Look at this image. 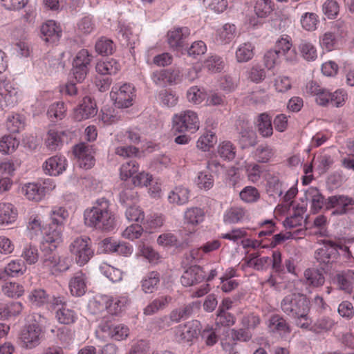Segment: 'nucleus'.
I'll return each mask as SVG.
<instances>
[{"mask_svg": "<svg viewBox=\"0 0 354 354\" xmlns=\"http://www.w3.org/2000/svg\"><path fill=\"white\" fill-rule=\"evenodd\" d=\"M236 28L234 24L227 23L217 30L216 40L222 44H229L234 38Z\"/></svg>", "mask_w": 354, "mask_h": 354, "instance_id": "27", "label": "nucleus"}, {"mask_svg": "<svg viewBox=\"0 0 354 354\" xmlns=\"http://www.w3.org/2000/svg\"><path fill=\"white\" fill-rule=\"evenodd\" d=\"M247 177L253 183H257L263 173L262 167L257 163H247L245 166Z\"/></svg>", "mask_w": 354, "mask_h": 354, "instance_id": "54", "label": "nucleus"}, {"mask_svg": "<svg viewBox=\"0 0 354 354\" xmlns=\"http://www.w3.org/2000/svg\"><path fill=\"white\" fill-rule=\"evenodd\" d=\"M102 332L108 333L109 336L117 341L125 339L129 335V329L123 324L113 325L109 322L100 324Z\"/></svg>", "mask_w": 354, "mask_h": 354, "instance_id": "14", "label": "nucleus"}, {"mask_svg": "<svg viewBox=\"0 0 354 354\" xmlns=\"http://www.w3.org/2000/svg\"><path fill=\"white\" fill-rule=\"evenodd\" d=\"M180 338L185 342H192L198 335V322H189L183 326H179Z\"/></svg>", "mask_w": 354, "mask_h": 354, "instance_id": "29", "label": "nucleus"}, {"mask_svg": "<svg viewBox=\"0 0 354 354\" xmlns=\"http://www.w3.org/2000/svg\"><path fill=\"white\" fill-rule=\"evenodd\" d=\"M68 216V212L64 208L55 207L50 213V223L64 227V222Z\"/></svg>", "mask_w": 354, "mask_h": 354, "instance_id": "57", "label": "nucleus"}, {"mask_svg": "<svg viewBox=\"0 0 354 354\" xmlns=\"http://www.w3.org/2000/svg\"><path fill=\"white\" fill-rule=\"evenodd\" d=\"M303 214V208L297 209L292 216L287 217L283 221V225L285 227L292 229L301 225L304 219Z\"/></svg>", "mask_w": 354, "mask_h": 354, "instance_id": "58", "label": "nucleus"}, {"mask_svg": "<svg viewBox=\"0 0 354 354\" xmlns=\"http://www.w3.org/2000/svg\"><path fill=\"white\" fill-rule=\"evenodd\" d=\"M203 270L198 266H190L183 274L180 282L185 287L192 286L204 279Z\"/></svg>", "mask_w": 354, "mask_h": 354, "instance_id": "19", "label": "nucleus"}, {"mask_svg": "<svg viewBox=\"0 0 354 354\" xmlns=\"http://www.w3.org/2000/svg\"><path fill=\"white\" fill-rule=\"evenodd\" d=\"M111 96L115 106L118 109L127 108L132 105L135 97L134 88L129 84H124L119 88H113Z\"/></svg>", "mask_w": 354, "mask_h": 354, "instance_id": "8", "label": "nucleus"}, {"mask_svg": "<svg viewBox=\"0 0 354 354\" xmlns=\"http://www.w3.org/2000/svg\"><path fill=\"white\" fill-rule=\"evenodd\" d=\"M235 317L227 310L218 309L215 318L217 327H230L235 323Z\"/></svg>", "mask_w": 354, "mask_h": 354, "instance_id": "41", "label": "nucleus"}, {"mask_svg": "<svg viewBox=\"0 0 354 354\" xmlns=\"http://www.w3.org/2000/svg\"><path fill=\"white\" fill-rule=\"evenodd\" d=\"M241 199L248 203L257 202L260 198L258 189L252 186H247L239 193Z\"/></svg>", "mask_w": 354, "mask_h": 354, "instance_id": "50", "label": "nucleus"}, {"mask_svg": "<svg viewBox=\"0 0 354 354\" xmlns=\"http://www.w3.org/2000/svg\"><path fill=\"white\" fill-rule=\"evenodd\" d=\"M339 257V253L337 252L336 243L331 240H324L323 246L315 252V258L322 269L335 262Z\"/></svg>", "mask_w": 354, "mask_h": 354, "instance_id": "7", "label": "nucleus"}, {"mask_svg": "<svg viewBox=\"0 0 354 354\" xmlns=\"http://www.w3.org/2000/svg\"><path fill=\"white\" fill-rule=\"evenodd\" d=\"M129 299L126 295L111 297L106 301V308L112 315H118L129 304Z\"/></svg>", "mask_w": 354, "mask_h": 354, "instance_id": "25", "label": "nucleus"}, {"mask_svg": "<svg viewBox=\"0 0 354 354\" xmlns=\"http://www.w3.org/2000/svg\"><path fill=\"white\" fill-rule=\"evenodd\" d=\"M190 30L187 27L176 28L167 32V42L170 48L176 50H180L184 47Z\"/></svg>", "mask_w": 354, "mask_h": 354, "instance_id": "11", "label": "nucleus"}, {"mask_svg": "<svg viewBox=\"0 0 354 354\" xmlns=\"http://www.w3.org/2000/svg\"><path fill=\"white\" fill-rule=\"evenodd\" d=\"M205 212L200 207H193L187 209L184 214L185 223L196 226L204 221Z\"/></svg>", "mask_w": 354, "mask_h": 354, "instance_id": "28", "label": "nucleus"}, {"mask_svg": "<svg viewBox=\"0 0 354 354\" xmlns=\"http://www.w3.org/2000/svg\"><path fill=\"white\" fill-rule=\"evenodd\" d=\"M160 274L152 271L149 272L142 281V288L145 293H152L158 288L160 283Z\"/></svg>", "mask_w": 354, "mask_h": 354, "instance_id": "36", "label": "nucleus"}, {"mask_svg": "<svg viewBox=\"0 0 354 354\" xmlns=\"http://www.w3.org/2000/svg\"><path fill=\"white\" fill-rule=\"evenodd\" d=\"M281 308L289 317L306 319L310 310V302L304 295L294 293L283 299Z\"/></svg>", "mask_w": 354, "mask_h": 354, "instance_id": "2", "label": "nucleus"}, {"mask_svg": "<svg viewBox=\"0 0 354 354\" xmlns=\"http://www.w3.org/2000/svg\"><path fill=\"white\" fill-rule=\"evenodd\" d=\"M254 56V46L250 42L240 45L236 51V58L239 62H246Z\"/></svg>", "mask_w": 354, "mask_h": 354, "instance_id": "42", "label": "nucleus"}, {"mask_svg": "<svg viewBox=\"0 0 354 354\" xmlns=\"http://www.w3.org/2000/svg\"><path fill=\"white\" fill-rule=\"evenodd\" d=\"M41 33L46 42L55 43L59 40L62 30L55 21L50 20L41 26Z\"/></svg>", "mask_w": 354, "mask_h": 354, "instance_id": "22", "label": "nucleus"}, {"mask_svg": "<svg viewBox=\"0 0 354 354\" xmlns=\"http://www.w3.org/2000/svg\"><path fill=\"white\" fill-rule=\"evenodd\" d=\"M348 98L347 93L343 89H337L334 93H330L329 104L333 106H342Z\"/></svg>", "mask_w": 354, "mask_h": 354, "instance_id": "64", "label": "nucleus"}, {"mask_svg": "<svg viewBox=\"0 0 354 354\" xmlns=\"http://www.w3.org/2000/svg\"><path fill=\"white\" fill-rule=\"evenodd\" d=\"M65 139H67L66 131L51 129L46 133L44 145L48 150L56 151L62 147Z\"/></svg>", "mask_w": 354, "mask_h": 354, "instance_id": "13", "label": "nucleus"}, {"mask_svg": "<svg viewBox=\"0 0 354 354\" xmlns=\"http://www.w3.org/2000/svg\"><path fill=\"white\" fill-rule=\"evenodd\" d=\"M268 327L272 333H277L282 337L289 335L291 333L289 323L283 316L277 314L270 317Z\"/></svg>", "mask_w": 354, "mask_h": 354, "instance_id": "17", "label": "nucleus"}, {"mask_svg": "<svg viewBox=\"0 0 354 354\" xmlns=\"http://www.w3.org/2000/svg\"><path fill=\"white\" fill-rule=\"evenodd\" d=\"M139 152L138 147L131 145L119 146L115 149V153L123 158L137 157Z\"/></svg>", "mask_w": 354, "mask_h": 354, "instance_id": "62", "label": "nucleus"}, {"mask_svg": "<svg viewBox=\"0 0 354 354\" xmlns=\"http://www.w3.org/2000/svg\"><path fill=\"white\" fill-rule=\"evenodd\" d=\"M292 44L288 37L279 39L275 44L274 49L281 56H285L287 61H293L296 58L294 50L291 49Z\"/></svg>", "mask_w": 354, "mask_h": 354, "instance_id": "26", "label": "nucleus"}, {"mask_svg": "<svg viewBox=\"0 0 354 354\" xmlns=\"http://www.w3.org/2000/svg\"><path fill=\"white\" fill-rule=\"evenodd\" d=\"M205 66L212 73L220 72L224 67L221 57L214 55L208 57L205 62Z\"/></svg>", "mask_w": 354, "mask_h": 354, "instance_id": "63", "label": "nucleus"}, {"mask_svg": "<svg viewBox=\"0 0 354 354\" xmlns=\"http://www.w3.org/2000/svg\"><path fill=\"white\" fill-rule=\"evenodd\" d=\"M219 156L225 160H231L236 155L235 147L230 141H224L218 147Z\"/></svg>", "mask_w": 354, "mask_h": 354, "instance_id": "56", "label": "nucleus"}, {"mask_svg": "<svg viewBox=\"0 0 354 354\" xmlns=\"http://www.w3.org/2000/svg\"><path fill=\"white\" fill-rule=\"evenodd\" d=\"M189 198V191L183 187H176L172 190L169 196L168 200L171 203L177 205H183L188 202Z\"/></svg>", "mask_w": 354, "mask_h": 354, "instance_id": "34", "label": "nucleus"}, {"mask_svg": "<svg viewBox=\"0 0 354 354\" xmlns=\"http://www.w3.org/2000/svg\"><path fill=\"white\" fill-rule=\"evenodd\" d=\"M173 126L179 133H194L200 127V121L197 113L191 110H186L174 115Z\"/></svg>", "mask_w": 354, "mask_h": 354, "instance_id": "4", "label": "nucleus"}, {"mask_svg": "<svg viewBox=\"0 0 354 354\" xmlns=\"http://www.w3.org/2000/svg\"><path fill=\"white\" fill-rule=\"evenodd\" d=\"M306 196L310 201L311 210L314 213L318 212L323 207H325L326 199L317 188L309 187L306 192Z\"/></svg>", "mask_w": 354, "mask_h": 354, "instance_id": "24", "label": "nucleus"}, {"mask_svg": "<svg viewBox=\"0 0 354 354\" xmlns=\"http://www.w3.org/2000/svg\"><path fill=\"white\" fill-rule=\"evenodd\" d=\"M333 281L339 289L351 293L354 286V270L348 269L340 271L334 276Z\"/></svg>", "mask_w": 354, "mask_h": 354, "instance_id": "15", "label": "nucleus"}, {"mask_svg": "<svg viewBox=\"0 0 354 354\" xmlns=\"http://www.w3.org/2000/svg\"><path fill=\"white\" fill-rule=\"evenodd\" d=\"M246 214L244 208L240 207H232L224 214L223 221L225 223L235 224L241 221Z\"/></svg>", "mask_w": 354, "mask_h": 354, "instance_id": "39", "label": "nucleus"}, {"mask_svg": "<svg viewBox=\"0 0 354 354\" xmlns=\"http://www.w3.org/2000/svg\"><path fill=\"white\" fill-rule=\"evenodd\" d=\"M57 248V245H48L46 243H41V250L42 252V256L41 257V261L43 266L47 269H48L51 272H53V268L56 266L57 262H58V256L55 250Z\"/></svg>", "mask_w": 354, "mask_h": 354, "instance_id": "18", "label": "nucleus"}, {"mask_svg": "<svg viewBox=\"0 0 354 354\" xmlns=\"http://www.w3.org/2000/svg\"><path fill=\"white\" fill-rule=\"evenodd\" d=\"M95 47L96 52L101 55H111L115 50L113 42L105 37L98 39Z\"/></svg>", "mask_w": 354, "mask_h": 354, "instance_id": "46", "label": "nucleus"}, {"mask_svg": "<svg viewBox=\"0 0 354 354\" xmlns=\"http://www.w3.org/2000/svg\"><path fill=\"white\" fill-rule=\"evenodd\" d=\"M257 130L263 138H269L273 133L270 117L266 113H261L257 120Z\"/></svg>", "mask_w": 354, "mask_h": 354, "instance_id": "31", "label": "nucleus"}, {"mask_svg": "<svg viewBox=\"0 0 354 354\" xmlns=\"http://www.w3.org/2000/svg\"><path fill=\"white\" fill-rule=\"evenodd\" d=\"M187 97L189 102L199 104L206 98V94L198 86H192L187 91Z\"/></svg>", "mask_w": 354, "mask_h": 354, "instance_id": "60", "label": "nucleus"}, {"mask_svg": "<svg viewBox=\"0 0 354 354\" xmlns=\"http://www.w3.org/2000/svg\"><path fill=\"white\" fill-rule=\"evenodd\" d=\"M21 257L27 263L35 264L39 259L38 250L36 247L28 245L24 248Z\"/></svg>", "mask_w": 354, "mask_h": 354, "instance_id": "61", "label": "nucleus"}, {"mask_svg": "<svg viewBox=\"0 0 354 354\" xmlns=\"http://www.w3.org/2000/svg\"><path fill=\"white\" fill-rule=\"evenodd\" d=\"M30 301L36 306H41L49 300V296L44 289L33 290L28 296Z\"/></svg>", "mask_w": 354, "mask_h": 354, "instance_id": "53", "label": "nucleus"}, {"mask_svg": "<svg viewBox=\"0 0 354 354\" xmlns=\"http://www.w3.org/2000/svg\"><path fill=\"white\" fill-rule=\"evenodd\" d=\"M171 301L170 296H161L153 300L144 309L146 315H151L165 308Z\"/></svg>", "mask_w": 354, "mask_h": 354, "instance_id": "30", "label": "nucleus"}, {"mask_svg": "<svg viewBox=\"0 0 354 354\" xmlns=\"http://www.w3.org/2000/svg\"><path fill=\"white\" fill-rule=\"evenodd\" d=\"M193 312V304H189L178 308L174 309L169 313L170 319L174 323L187 319Z\"/></svg>", "mask_w": 354, "mask_h": 354, "instance_id": "43", "label": "nucleus"}, {"mask_svg": "<svg viewBox=\"0 0 354 354\" xmlns=\"http://www.w3.org/2000/svg\"><path fill=\"white\" fill-rule=\"evenodd\" d=\"M306 283L313 287H319L324 285L325 277L322 272L316 268H308L304 272Z\"/></svg>", "mask_w": 354, "mask_h": 354, "instance_id": "35", "label": "nucleus"}, {"mask_svg": "<svg viewBox=\"0 0 354 354\" xmlns=\"http://www.w3.org/2000/svg\"><path fill=\"white\" fill-rule=\"evenodd\" d=\"M95 70L100 75H115L120 70V64L113 59L106 62H99L95 66Z\"/></svg>", "mask_w": 354, "mask_h": 354, "instance_id": "38", "label": "nucleus"}, {"mask_svg": "<svg viewBox=\"0 0 354 354\" xmlns=\"http://www.w3.org/2000/svg\"><path fill=\"white\" fill-rule=\"evenodd\" d=\"M97 113L95 102L88 96L83 98L82 102L75 110V118L81 121L94 117Z\"/></svg>", "mask_w": 354, "mask_h": 354, "instance_id": "12", "label": "nucleus"}, {"mask_svg": "<svg viewBox=\"0 0 354 354\" xmlns=\"http://www.w3.org/2000/svg\"><path fill=\"white\" fill-rule=\"evenodd\" d=\"M216 142V137L214 133L207 131L203 134L198 140L196 146L198 149L206 151Z\"/></svg>", "mask_w": 354, "mask_h": 354, "instance_id": "47", "label": "nucleus"}, {"mask_svg": "<svg viewBox=\"0 0 354 354\" xmlns=\"http://www.w3.org/2000/svg\"><path fill=\"white\" fill-rule=\"evenodd\" d=\"M73 152L80 167L88 169L94 165L95 151L92 145L80 143L75 146Z\"/></svg>", "mask_w": 354, "mask_h": 354, "instance_id": "9", "label": "nucleus"}, {"mask_svg": "<svg viewBox=\"0 0 354 354\" xmlns=\"http://www.w3.org/2000/svg\"><path fill=\"white\" fill-rule=\"evenodd\" d=\"M6 271L8 277H17L21 275L26 270L24 263L19 260H15L10 262L6 267Z\"/></svg>", "mask_w": 354, "mask_h": 354, "instance_id": "55", "label": "nucleus"}, {"mask_svg": "<svg viewBox=\"0 0 354 354\" xmlns=\"http://www.w3.org/2000/svg\"><path fill=\"white\" fill-rule=\"evenodd\" d=\"M139 165L136 160H129L122 165L120 170V178L127 180L134 176L138 171Z\"/></svg>", "mask_w": 354, "mask_h": 354, "instance_id": "44", "label": "nucleus"}, {"mask_svg": "<svg viewBox=\"0 0 354 354\" xmlns=\"http://www.w3.org/2000/svg\"><path fill=\"white\" fill-rule=\"evenodd\" d=\"M274 155V150L268 144L260 145L254 152V159L261 163H267Z\"/></svg>", "mask_w": 354, "mask_h": 354, "instance_id": "37", "label": "nucleus"}, {"mask_svg": "<svg viewBox=\"0 0 354 354\" xmlns=\"http://www.w3.org/2000/svg\"><path fill=\"white\" fill-rule=\"evenodd\" d=\"M69 288L72 295L80 297L86 290V276L82 272H76L69 281Z\"/></svg>", "mask_w": 354, "mask_h": 354, "instance_id": "23", "label": "nucleus"}, {"mask_svg": "<svg viewBox=\"0 0 354 354\" xmlns=\"http://www.w3.org/2000/svg\"><path fill=\"white\" fill-rule=\"evenodd\" d=\"M19 145V141L11 136H4L0 140V151L9 154L15 151Z\"/></svg>", "mask_w": 354, "mask_h": 354, "instance_id": "45", "label": "nucleus"}, {"mask_svg": "<svg viewBox=\"0 0 354 354\" xmlns=\"http://www.w3.org/2000/svg\"><path fill=\"white\" fill-rule=\"evenodd\" d=\"M64 227L50 223L45 228L41 243L57 245L62 241Z\"/></svg>", "mask_w": 354, "mask_h": 354, "instance_id": "20", "label": "nucleus"}, {"mask_svg": "<svg viewBox=\"0 0 354 354\" xmlns=\"http://www.w3.org/2000/svg\"><path fill=\"white\" fill-rule=\"evenodd\" d=\"M254 11L259 17H266L272 11L271 1L258 0L254 6Z\"/></svg>", "mask_w": 354, "mask_h": 354, "instance_id": "59", "label": "nucleus"}, {"mask_svg": "<svg viewBox=\"0 0 354 354\" xmlns=\"http://www.w3.org/2000/svg\"><path fill=\"white\" fill-rule=\"evenodd\" d=\"M17 212L11 203H0V225L8 224L14 222L17 218Z\"/></svg>", "mask_w": 354, "mask_h": 354, "instance_id": "32", "label": "nucleus"}, {"mask_svg": "<svg viewBox=\"0 0 354 354\" xmlns=\"http://www.w3.org/2000/svg\"><path fill=\"white\" fill-rule=\"evenodd\" d=\"M302 57L307 61H314L317 57V50L310 42L302 41L299 46Z\"/></svg>", "mask_w": 354, "mask_h": 354, "instance_id": "48", "label": "nucleus"}, {"mask_svg": "<svg viewBox=\"0 0 354 354\" xmlns=\"http://www.w3.org/2000/svg\"><path fill=\"white\" fill-rule=\"evenodd\" d=\"M325 208L332 210L331 215L342 216L352 213L354 209V199L346 195H334L326 199Z\"/></svg>", "mask_w": 354, "mask_h": 354, "instance_id": "5", "label": "nucleus"}, {"mask_svg": "<svg viewBox=\"0 0 354 354\" xmlns=\"http://www.w3.org/2000/svg\"><path fill=\"white\" fill-rule=\"evenodd\" d=\"M335 322L329 317H319L310 326V330L313 333L321 334L330 330L335 326Z\"/></svg>", "mask_w": 354, "mask_h": 354, "instance_id": "33", "label": "nucleus"}, {"mask_svg": "<svg viewBox=\"0 0 354 354\" xmlns=\"http://www.w3.org/2000/svg\"><path fill=\"white\" fill-rule=\"evenodd\" d=\"M66 160L65 158L55 156L49 158L44 165V169L46 174L50 176H58L66 168Z\"/></svg>", "mask_w": 354, "mask_h": 354, "instance_id": "21", "label": "nucleus"}, {"mask_svg": "<svg viewBox=\"0 0 354 354\" xmlns=\"http://www.w3.org/2000/svg\"><path fill=\"white\" fill-rule=\"evenodd\" d=\"M21 192L27 200L39 202L45 196L46 188L40 183H28L21 187Z\"/></svg>", "mask_w": 354, "mask_h": 354, "instance_id": "16", "label": "nucleus"}, {"mask_svg": "<svg viewBox=\"0 0 354 354\" xmlns=\"http://www.w3.org/2000/svg\"><path fill=\"white\" fill-rule=\"evenodd\" d=\"M240 142L242 148L254 147L257 144V136L252 129H243L240 132Z\"/></svg>", "mask_w": 354, "mask_h": 354, "instance_id": "49", "label": "nucleus"}, {"mask_svg": "<svg viewBox=\"0 0 354 354\" xmlns=\"http://www.w3.org/2000/svg\"><path fill=\"white\" fill-rule=\"evenodd\" d=\"M42 333L41 327L35 321L26 325L19 335L21 346L26 349L35 348L40 344Z\"/></svg>", "mask_w": 354, "mask_h": 354, "instance_id": "6", "label": "nucleus"}, {"mask_svg": "<svg viewBox=\"0 0 354 354\" xmlns=\"http://www.w3.org/2000/svg\"><path fill=\"white\" fill-rule=\"evenodd\" d=\"M18 91L10 82L0 80V110L13 106L18 100Z\"/></svg>", "mask_w": 354, "mask_h": 354, "instance_id": "10", "label": "nucleus"}, {"mask_svg": "<svg viewBox=\"0 0 354 354\" xmlns=\"http://www.w3.org/2000/svg\"><path fill=\"white\" fill-rule=\"evenodd\" d=\"M84 216L85 224L97 230L111 231L115 225V215L110 209L109 201L104 198L97 200L91 208L86 209Z\"/></svg>", "mask_w": 354, "mask_h": 354, "instance_id": "1", "label": "nucleus"}, {"mask_svg": "<svg viewBox=\"0 0 354 354\" xmlns=\"http://www.w3.org/2000/svg\"><path fill=\"white\" fill-rule=\"evenodd\" d=\"M69 250L80 266L86 264L94 255L91 240L86 236L76 237L71 243Z\"/></svg>", "mask_w": 354, "mask_h": 354, "instance_id": "3", "label": "nucleus"}, {"mask_svg": "<svg viewBox=\"0 0 354 354\" xmlns=\"http://www.w3.org/2000/svg\"><path fill=\"white\" fill-rule=\"evenodd\" d=\"M24 127V121L19 114H15L8 118L6 128L12 133H19Z\"/></svg>", "mask_w": 354, "mask_h": 354, "instance_id": "51", "label": "nucleus"}, {"mask_svg": "<svg viewBox=\"0 0 354 354\" xmlns=\"http://www.w3.org/2000/svg\"><path fill=\"white\" fill-rule=\"evenodd\" d=\"M157 243L165 247L180 248L182 245L176 236L171 232L160 234L157 239Z\"/></svg>", "mask_w": 354, "mask_h": 354, "instance_id": "52", "label": "nucleus"}, {"mask_svg": "<svg viewBox=\"0 0 354 354\" xmlns=\"http://www.w3.org/2000/svg\"><path fill=\"white\" fill-rule=\"evenodd\" d=\"M56 317L60 324L68 325L75 322L77 315L73 310L62 306L57 310Z\"/></svg>", "mask_w": 354, "mask_h": 354, "instance_id": "40", "label": "nucleus"}]
</instances>
